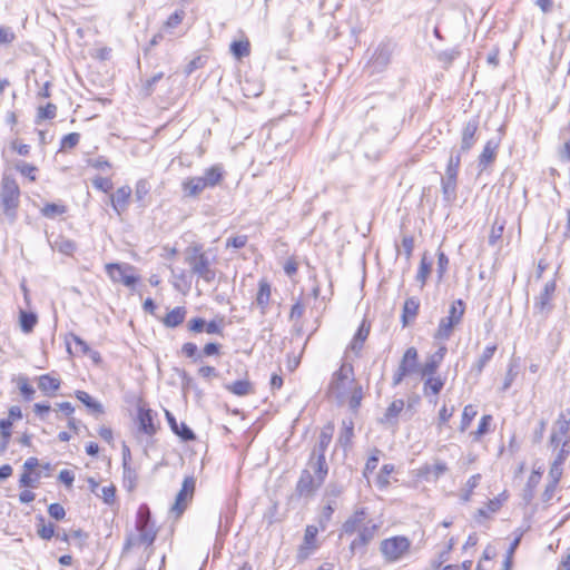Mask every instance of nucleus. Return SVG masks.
Returning <instances> with one entry per match:
<instances>
[{
  "instance_id": "f257e3e1",
  "label": "nucleus",
  "mask_w": 570,
  "mask_h": 570,
  "mask_svg": "<svg viewBox=\"0 0 570 570\" xmlns=\"http://www.w3.org/2000/svg\"><path fill=\"white\" fill-rule=\"evenodd\" d=\"M185 263L189 266L190 272L204 282L210 284L215 281L217 274L216 268L213 266L215 257L209 258L208 254L203 250L202 245L187 247Z\"/></svg>"
},
{
  "instance_id": "f03ea898",
  "label": "nucleus",
  "mask_w": 570,
  "mask_h": 570,
  "mask_svg": "<svg viewBox=\"0 0 570 570\" xmlns=\"http://www.w3.org/2000/svg\"><path fill=\"white\" fill-rule=\"evenodd\" d=\"M328 474V468L314 465L307 462V466L301 472L295 487V494L298 498L309 499L324 483Z\"/></svg>"
},
{
  "instance_id": "7ed1b4c3",
  "label": "nucleus",
  "mask_w": 570,
  "mask_h": 570,
  "mask_svg": "<svg viewBox=\"0 0 570 570\" xmlns=\"http://www.w3.org/2000/svg\"><path fill=\"white\" fill-rule=\"evenodd\" d=\"M357 384L354 367L351 363H342L340 368L332 374L327 386V394L340 403L346 401L350 391Z\"/></svg>"
},
{
  "instance_id": "20e7f679",
  "label": "nucleus",
  "mask_w": 570,
  "mask_h": 570,
  "mask_svg": "<svg viewBox=\"0 0 570 570\" xmlns=\"http://www.w3.org/2000/svg\"><path fill=\"white\" fill-rule=\"evenodd\" d=\"M223 179V169L220 166H212L204 171L203 176L189 177L181 183V189L185 197H198L206 188L217 186Z\"/></svg>"
},
{
  "instance_id": "39448f33",
  "label": "nucleus",
  "mask_w": 570,
  "mask_h": 570,
  "mask_svg": "<svg viewBox=\"0 0 570 570\" xmlns=\"http://www.w3.org/2000/svg\"><path fill=\"white\" fill-rule=\"evenodd\" d=\"M19 204V185L12 176L4 174L0 183V206L10 222L16 219Z\"/></svg>"
},
{
  "instance_id": "423d86ee",
  "label": "nucleus",
  "mask_w": 570,
  "mask_h": 570,
  "mask_svg": "<svg viewBox=\"0 0 570 570\" xmlns=\"http://www.w3.org/2000/svg\"><path fill=\"white\" fill-rule=\"evenodd\" d=\"M465 312V304L462 299H456L450 305L448 315L440 320L434 338L448 341L453 333V330L459 325Z\"/></svg>"
},
{
  "instance_id": "0eeeda50",
  "label": "nucleus",
  "mask_w": 570,
  "mask_h": 570,
  "mask_svg": "<svg viewBox=\"0 0 570 570\" xmlns=\"http://www.w3.org/2000/svg\"><path fill=\"white\" fill-rule=\"evenodd\" d=\"M411 542L405 537H392L380 544V551L387 562L400 560L410 549Z\"/></svg>"
},
{
  "instance_id": "6e6552de",
  "label": "nucleus",
  "mask_w": 570,
  "mask_h": 570,
  "mask_svg": "<svg viewBox=\"0 0 570 570\" xmlns=\"http://www.w3.org/2000/svg\"><path fill=\"white\" fill-rule=\"evenodd\" d=\"M135 267L130 264L109 263L106 265L108 276L115 283H121L134 289L139 277L134 274Z\"/></svg>"
},
{
  "instance_id": "1a4fd4ad",
  "label": "nucleus",
  "mask_w": 570,
  "mask_h": 570,
  "mask_svg": "<svg viewBox=\"0 0 570 570\" xmlns=\"http://www.w3.org/2000/svg\"><path fill=\"white\" fill-rule=\"evenodd\" d=\"M419 354L415 347H409L403 354L399 367L392 377V385L397 386L404 377L411 375L417 370Z\"/></svg>"
},
{
  "instance_id": "9d476101",
  "label": "nucleus",
  "mask_w": 570,
  "mask_h": 570,
  "mask_svg": "<svg viewBox=\"0 0 570 570\" xmlns=\"http://www.w3.org/2000/svg\"><path fill=\"white\" fill-rule=\"evenodd\" d=\"M196 480L194 476H186L183 481L181 489L176 495L175 503L170 511L176 518H179L187 509L189 502L193 500L195 492Z\"/></svg>"
},
{
  "instance_id": "9b49d317",
  "label": "nucleus",
  "mask_w": 570,
  "mask_h": 570,
  "mask_svg": "<svg viewBox=\"0 0 570 570\" xmlns=\"http://www.w3.org/2000/svg\"><path fill=\"white\" fill-rule=\"evenodd\" d=\"M136 528L141 543L151 544L154 542L156 532L151 524L150 510L147 504H141L138 509Z\"/></svg>"
},
{
  "instance_id": "f8f14e48",
  "label": "nucleus",
  "mask_w": 570,
  "mask_h": 570,
  "mask_svg": "<svg viewBox=\"0 0 570 570\" xmlns=\"http://www.w3.org/2000/svg\"><path fill=\"white\" fill-rule=\"evenodd\" d=\"M570 409L561 412L553 424L552 433L550 435V445L554 449L559 448L560 443L570 442Z\"/></svg>"
},
{
  "instance_id": "ddd939ff",
  "label": "nucleus",
  "mask_w": 570,
  "mask_h": 570,
  "mask_svg": "<svg viewBox=\"0 0 570 570\" xmlns=\"http://www.w3.org/2000/svg\"><path fill=\"white\" fill-rule=\"evenodd\" d=\"M332 436H333V428L327 426L321 431L320 436H318V442L314 446V449L309 455V459H308L309 463H312L314 465H323V468H328V465L326 463V459H325V452L332 441Z\"/></svg>"
},
{
  "instance_id": "4468645a",
  "label": "nucleus",
  "mask_w": 570,
  "mask_h": 570,
  "mask_svg": "<svg viewBox=\"0 0 570 570\" xmlns=\"http://www.w3.org/2000/svg\"><path fill=\"white\" fill-rule=\"evenodd\" d=\"M394 46L390 41L381 42L370 60V68L372 72H382L390 65Z\"/></svg>"
},
{
  "instance_id": "2eb2a0df",
  "label": "nucleus",
  "mask_w": 570,
  "mask_h": 570,
  "mask_svg": "<svg viewBox=\"0 0 570 570\" xmlns=\"http://www.w3.org/2000/svg\"><path fill=\"white\" fill-rule=\"evenodd\" d=\"M371 332V323L364 318L360 324L356 333L354 334L351 343L347 346V351H351L356 357L361 356L365 341L367 340Z\"/></svg>"
},
{
  "instance_id": "dca6fc26",
  "label": "nucleus",
  "mask_w": 570,
  "mask_h": 570,
  "mask_svg": "<svg viewBox=\"0 0 570 570\" xmlns=\"http://www.w3.org/2000/svg\"><path fill=\"white\" fill-rule=\"evenodd\" d=\"M556 281H549L544 284V287L540 295L535 297L534 309L540 314H547L551 311V299L556 292Z\"/></svg>"
},
{
  "instance_id": "f3484780",
  "label": "nucleus",
  "mask_w": 570,
  "mask_h": 570,
  "mask_svg": "<svg viewBox=\"0 0 570 570\" xmlns=\"http://www.w3.org/2000/svg\"><path fill=\"white\" fill-rule=\"evenodd\" d=\"M317 528L314 525H307L304 533L303 543L299 546L297 550V559L299 561L306 560L311 553L316 549V535Z\"/></svg>"
},
{
  "instance_id": "a211bd4d",
  "label": "nucleus",
  "mask_w": 570,
  "mask_h": 570,
  "mask_svg": "<svg viewBox=\"0 0 570 570\" xmlns=\"http://www.w3.org/2000/svg\"><path fill=\"white\" fill-rule=\"evenodd\" d=\"M478 128H479V118L478 117L471 118L463 126L462 134H461V145H460V149H462V151L469 153L470 149L476 142Z\"/></svg>"
},
{
  "instance_id": "6ab92c4d",
  "label": "nucleus",
  "mask_w": 570,
  "mask_h": 570,
  "mask_svg": "<svg viewBox=\"0 0 570 570\" xmlns=\"http://www.w3.org/2000/svg\"><path fill=\"white\" fill-rule=\"evenodd\" d=\"M458 176L459 175L445 173L441 177L443 200L448 204H452L456 199Z\"/></svg>"
},
{
  "instance_id": "aec40b11",
  "label": "nucleus",
  "mask_w": 570,
  "mask_h": 570,
  "mask_svg": "<svg viewBox=\"0 0 570 570\" xmlns=\"http://www.w3.org/2000/svg\"><path fill=\"white\" fill-rule=\"evenodd\" d=\"M499 146L500 141L497 139H490L487 141L478 160V166L481 170L487 169L492 163H494Z\"/></svg>"
},
{
  "instance_id": "412c9836",
  "label": "nucleus",
  "mask_w": 570,
  "mask_h": 570,
  "mask_svg": "<svg viewBox=\"0 0 570 570\" xmlns=\"http://www.w3.org/2000/svg\"><path fill=\"white\" fill-rule=\"evenodd\" d=\"M131 193L129 186H121L111 195V206L118 215L127 210Z\"/></svg>"
},
{
  "instance_id": "4be33fe9",
  "label": "nucleus",
  "mask_w": 570,
  "mask_h": 570,
  "mask_svg": "<svg viewBox=\"0 0 570 570\" xmlns=\"http://www.w3.org/2000/svg\"><path fill=\"white\" fill-rule=\"evenodd\" d=\"M446 347L441 346L435 353L430 355L423 366L420 368V373L422 376L426 375H435L438 372L445 354H446Z\"/></svg>"
},
{
  "instance_id": "5701e85b",
  "label": "nucleus",
  "mask_w": 570,
  "mask_h": 570,
  "mask_svg": "<svg viewBox=\"0 0 570 570\" xmlns=\"http://www.w3.org/2000/svg\"><path fill=\"white\" fill-rule=\"evenodd\" d=\"M448 471L444 462L436 461L434 464H424L419 470V475L426 481H436Z\"/></svg>"
},
{
  "instance_id": "b1692460",
  "label": "nucleus",
  "mask_w": 570,
  "mask_h": 570,
  "mask_svg": "<svg viewBox=\"0 0 570 570\" xmlns=\"http://www.w3.org/2000/svg\"><path fill=\"white\" fill-rule=\"evenodd\" d=\"M138 428L139 431L142 432L146 435H154L157 431V428L154 423V414L153 411L149 409H139L138 410Z\"/></svg>"
},
{
  "instance_id": "393cba45",
  "label": "nucleus",
  "mask_w": 570,
  "mask_h": 570,
  "mask_svg": "<svg viewBox=\"0 0 570 570\" xmlns=\"http://www.w3.org/2000/svg\"><path fill=\"white\" fill-rule=\"evenodd\" d=\"M271 285L266 279H261L258 284V292L256 295L255 304L261 309L262 315H266L271 301Z\"/></svg>"
},
{
  "instance_id": "a878e982",
  "label": "nucleus",
  "mask_w": 570,
  "mask_h": 570,
  "mask_svg": "<svg viewBox=\"0 0 570 570\" xmlns=\"http://www.w3.org/2000/svg\"><path fill=\"white\" fill-rule=\"evenodd\" d=\"M422 377L424 379L423 394L425 397L438 396L445 384V380L435 375H426Z\"/></svg>"
},
{
  "instance_id": "bb28decb",
  "label": "nucleus",
  "mask_w": 570,
  "mask_h": 570,
  "mask_svg": "<svg viewBox=\"0 0 570 570\" xmlns=\"http://www.w3.org/2000/svg\"><path fill=\"white\" fill-rule=\"evenodd\" d=\"M376 525H363L358 530L357 537L351 542L350 549L354 553L358 548L365 547L374 538Z\"/></svg>"
},
{
  "instance_id": "cd10ccee",
  "label": "nucleus",
  "mask_w": 570,
  "mask_h": 570,
  "mask_svg": "<svg viewBox=\"0 0 570 570\" xmlns=\"http://www.w3.org/2000/svg\"><path fill=\"white\" fill-rule=\"evenodd\" d=\"M167 421L175 434H177L183 441H193L196 439L195 433L185 423L178 424L175 416L166 411Z\"/></svg>"
},
{
  "instance_id": "c85d7f7f",
  "label": "nucleus",
  "mask_w": 570,
  "mask_h": 570,
  "mask_svg": "<svg viewBox=\"0 0 570 570\" xmlns=\"http://www.w3.org/2000/svg\"><path fill=\"white\" fill-rule=\"evenodd\" d=\"M405 403L402 399L394 400L386 409L383 417L381 419L382 423L395 425L397 423V417L401 412L404 410Z\"/></svg>"
},
{
  "instance_id": "c756f323",
  "label": "nucleus",
  "mask_w": 570,
  "mask_h": 570,
  "mask_svg": "<svg viewBox=\"0 0 570 570\" xmlns=\"http://www.w3.org/2000/svg\"><path fill=\"white\" fill-rule=\"evenodd\" d=\"M420 302L416 297H410L404 302L402 313V325L406 327L413 322L419 313Z\"/></svg>"
},
{
  "instance_id": "7c9ffc66",
  "label": "nucleus",
  "mask_w": 570,
  "mask_h": 570,
  "mask_svg": "<svg viewBox=\"0 0 570 570\" xmlns=\"http://www.w3.org/2000/svg\"><path fill=\"white\" fill-rule=\"evenodd\" d=\"M495 351H497L495 344L487 346L483 350L482 354L476 360V362L472 365L471 371L474 372L476 375H480L483 372V368L485 367V365L493 357Z\"/></svg>"
},
{
  "instance_id": "2f4dec72",
  "label": "nucleus",
  "mask_w": 570,
  "mask_h": 570,
  "mask_svg": "<svg viewBox=\"0 0 570 570\" xmlns=\"http://www.w3.org/2000/svg\"><path fill=\"white\" fill-rule=\"evenodd\" d=\"M365 520L364 510L356 511L350 519L343 524V532L346 534H353L363 527Z\"/></svg>"
},
{
  "instance_id": "473e14b6",
  "label": "nucleus",
  "mask_w": 570,
  "mask_h": 570,
  "mask_svg": "<svg viewBox=\"0 0 570 570\" xmlns=\"http://www.w3.org/2000/svg\"><path fill=\"white\" fill-rule=\"evenodd\" d=\"M60 381L56 377L50 376L49 374L41 375L38 379V387L46 395H53L55 392L59 389Z\"/></svg>"
},
{
  "instance_id": "72a5a7b5",
  "label": "nucleus",
  "mask_w": 570,
  "mask_h": 570,
  "mask_svg": "<svg viewBox=\"0 0 570 570\" xmlns=\"http://www.w3.org/2000/svg\"><path fill=\"white\" fill-rule=\"evenodd\" d=\"M186 316L185 307H175L171 309L163 320V323L167 327H177L180 325Z\"/></svg>"
},
{
  "instance_id": "f704fd0d",
  "label": "nucleus",
  "mask_w": 570,
  "mask_h": 570,
  "mask_svg": "<svg viewBox=\"0 0 570 570\" xmlns=\"http://www.w3.org/2000/svg\"><path fill=\"white\" fill-rule=\"evenodd\" d=\"M468 151H462L460 148H452L450 158L445 168V173L459 175L462 156Z\"/></svg>"
},
{
  "instance_id": "c9c22d12",
  "label": "nucleus",
  "mask_w": 570,
  "mask_h": 570,
  "mask_svg": "<svg viewBox=\"0 0 570 570\" xmlns=\"http://www.w3.org/2000/svg\"><path fill=\"white\" fill-rule=\"evenodd\" d=\"M53 249H57L58 252L65 254V255H72L73 252L77 249V245L73 240L66 238L63 236H58L53 244Z\"/></svg>"
},
{
  "instance_id": "e433bc0d",
  "label": "nucleus",
  "mask_w": 570,
  "mask_h": 570,
  "mask_svg": "<svg viewBox=\"0 0 570 570\" xmlns=\"http://www.w3.org/2000/svg\"><path fill=\"white\" fill-rule=\"evenodd\" d=\"M226 389L237 396H245L253 393V386L249 381L238 380L234 383L226 385Z\"/></svg>"
},
{
  "instance_id": "4c0bfd02",
  "label": "nucleus",
  "mask_w": 570,
  "mask_h": 570,
  "mask_svg": "<svg viewBox=\"0 0 570 570\" xmlns=\"http://www.w3.org/2000/svg\"><path fill=\"white\" fill-rule=\"evenodd\" d=\"M19 322L23 333H31L38 322V317L32 312L20 311Z\"/></svg>"
},
{
  "instance_id": "58836bf2",
  "label": "nucleus",
  "mask_w": 570,
  "mask_h": 570,
  "mask_svg": "<svg viewBox=\"0 0 570 570\" xmlns=\"http://www.w3.org/2000/svg\"><path fill=\"white\" fill-rule=\"evenodd\" d=\"M124 487L127 491H134L137 487L138 475L134 468L129 464H124L122 475Z\"/></svg>"
},
{
  "instance_id": "ea45409f",
  "label": "nucleus",
  "mask_w": 570,
  "mask_h": 570,
  "mask_svg": "<svg viewBox=\"0 0 570 570\" xmlns=\"http://www.w3.org/2000/svg\"><path fill=\"white\" fill-rule=\"evenodd\" d=\"M37 533L43 540H50L55 535V525L46 523L42 515L37 517Z\"/></svg>"
},
{
  "instance_id": "a19ab883",
  "label": "nucleus",
  "mask_w": 570,
  "mask_h": 570,
  "mask_svg": "<svg viewBox=\"0 0 570 570\" xmlns=\"http://www.w3.org/2000/svg\"><path fill=\"white\" fill-rule=\"evenodd\" d=\"M363 399V387L357 382V384L354 385V387L350 391L348 396L346 400H348V406L352 411L356 412L358 407L361 406V402Z\"/></svg>"
},
{
  "instance_id": "79ce46f5",
  "label": "nucleus",
  "mask_w": 570,
  "mask_h": 570,
  "mask_svg": "<svg viewBox=\"0 0 570 570\" xmlns=\"http://www.w3.org/2000/svg\"><path fill=\"white\" fill-rule=\"evenodd\" d=\"M76 397L92 412L98 414H101L104 412L102 405L99 402L95 401L87 392L77 391Z\"/></svg>"
},
{
  "instance_id": "37998d69",
  "label": "nucleus",
  "mask_w": 570,
  "mask_h": 570,
  "mask_svg": "<svg viewBox=\"0 0 570 570\" xmlns=\"http://www.w3.org/2000/svg\"><path fill=\"white\" fill-rule=\"evenodd\" d=\"M432 269V262L428 261L426 255H423L420 266L416 273V281L421 284V287H423L426 283V279L431 273Z\"/></svg>"
},
{
  "instance_id": "c03bdc74",
  "label": "nucleus",
  "mask_w": 570,
  "mask_h": 570,
  "mask_svg": "<svg viewBox=\"0 0 570 570\" xmlns=\"http://www.w3.org/2000/svg\"><path fill=\"white\" fill-rule=\"evenodd\" d=\"M66 212H67V207L65 205H62V204H55V203L46 204L41 208V214L46 218H50V219H53L57 216L63 215Z\"/></svg>"
},
{
  "instance_id": "a18cd8bd",
  "label": "nucleus",
  "mask_w": 570,
  "mask_h": 570,
  "mask_svg": "<svg viewBox=\"0 0 570 570\" xmlns=\"http://www.w3.org/2000/svg\"><path fill=\"white\" fill-rule=\"evenodd\" d=\"M57 115V106L55 104L48 102L43 107L38 108L36 122L39 124L46 119H53Z\"/></svg>"
},
{
  "instance_id": "49530a36",
  "label": "nucleus",
  "mask_w": 570,
  "mask_h": 570,
  "mask_svg": "<svg viewBox=\"0 0 570 570\" xmlns=\"http://www.w3.org/2000/svg\"><path fill=\"white\" fill-rule=\"evenodd\" d=\"M230 51H232V53L237 59H242L244 57H247L249 55V52H250L249 42L247 40H245V41H234L230 45Z\"/></svg>"
},
{
  "instance_id": "de8ad7c7",
  "label": "nucleus",
  "mask_w": 570,
  "mask_h": 570,
  "mask_svg": "<svg viewBox=\"0 0 570 570\" xmlns=\"http://www.w3.org/2000/svg\"><path fill=\"white\" fill-rule=\"evenodd\" d=\"M335 508H336V502H334L332 500H330L323 508L322 513L320 515V521H318L322 530H324L326 528L327 523L332 519Z\"/></svg>"
},
{
  "instance_id": "09e8293b",
  "label": "nucleus",
  "mask_w": 570,
  "mask_h": 570,
  "mask_svg": "<svg viewBox=\"0 0 570 570\" xmlns=\"http://www.w3.org/2000/svg\"><path fill=\"white\" fill-rule=\"evenodd\" d=\"M460 53L461 52H460L459 48H452V49L440 51L436 55V58L444 66H450L460 56Z\"/></svg>"
},
{
  "instance_id": "8fccbe9b",
  "label": "nucleus",
  "mask_w": 570,
  "mask_h": 570,
  "mask_svg": "<svg viewBox=\"0 0 570 570\" xmlns=\"http://www.w3.org/2000/svg\"><path fill=\"white\" fill-rule=\"evenodd\" d=\"M476 415V410L473 405H465L462 413L460 430L464 432L471 424L472 420Z\"/></svg>"
},
{
  "instance_id": "3c124183",
  "label": "nucleus",
  "mask_w": 570,
  "mask_h": 570,
  "mask_svg": "<svg viewBox=\"0 0 570 570\" xmlns=\"http://www.w3.org/2000/svg\"><path fill=\"white\" fill-rule=\"evenodd\" d=\"M480 480H481V474H474V475H472V476L468 480V482H466V484H465V490H464V492L461 494V500H462L463 502H468V501H470L471 495H472V493H473V490L479 485Z\"/></svg>"
},
{
  "instance_id": "603ef678",
  "label": "nucleus",
  "mask_w": 570,
  "mask_h": 570,
  "mask_svg": "<svg viewBox=\"0 0 570 570\" xmlns=\"http://www.w3.org/2000/svg\"><path fill=\"white\" fill-rule=\"evenodd\" d=\"M40 480V473L23 472L19 479V485L22 488H36Z\"/></svg>"
},
{
  "instance_id": "864d4df0",
  "label": "nucleus",
  "mask_w": 570,
  "mask_h": 570,
  "mask_svg": "<svg viewBox=\"0 0 570 570\" xmlns=\"http://www.w3.org/2000/svg\"><path fill=\"white\" fill-rule=\"evenodd\" d=\"M16 169L24 177H28L31 181H35L36 180V171H37V167L31 165V164H28V163H24V161H19L16 164Z\"/></svg>"
},
{
  "instance_id": "5fc2aeb1",
  "label": "nucleus",
  "mask_w": 570,
  "mask_h": 570,
  "mask_svg": "<svg viewBox=\"0 0 570 570\" xmlns=\"http://www.w3.org/2000/svg\"><path fill=\"white\" fill-rule=\"evenodd\" d=\"M150 191V185L146 179H140L136 184L135 197L138 202H144Z\"/></svg>"
},
{
  "instance_id": "6e6d98bb",
  "label": "nucleus",
  "mask_w": 570,
  "mask_h": 570,
  "mask_svg": "<svg viewBox=\"0 0 570 570\" xmlns=\"http://www.w3.org/2000/svg\"><path fill=\"white\" fill-rule=\"evenodd\" d=\"M380 455H381V451L379 449H374L365 463V468H364L365 476L367 475V473H372L377 468Z\"/></svg>"
},
{
  "instance_id": "4d7b16f0",
  "label": "nucleus",
  "mask_w": 570,
  "mask_h": 570,
  "mask_svg": "<svg viewBox=\"0 0 570 570\" xmlns=\"http://www.w3.org/2000/svg\"><path fill=\"white\" fill-rule=\"evenodd\" d=\"M501 507V502L499 499L490 500L487 508H481L478 510V515L482 518H489L491 513L497 512Z\"/></svg>"
},
{
  "instance_id": "13d9d810",
  "label": "nucleus",
  "mask_w": 570,
  "mask_h": 570,
  "mask_svg": "<svg viewBox=\"0 0 570 570\" xmlns=\"http://www.w3.org/2000/svg\"><path fill=\"white\" fill-rule=\"evenodd\" d=\"M342 492L343 489L341 485L336 483H330L325 489L324 498L326 499L327 502L330 500L336 502V499L342 494Z\"/></svg>"
},
{
  "instance_id": "bf43d9fd",
  "label": "nucleus",
  "mask_w": 570,
  "mask_h": 570,
  "mask_svg": "<svg viewBox=\"0 0 570 570\" xmlns=\"http://www.w3.org/2000/svg\"><path fill=\"white\" fill-rule=\"evenodd\" d=\"M80 135L78 132H70L61 139V149H72L79 144Z\"/></svg>"
},
{
  "instance_id": "052dcab7",
  "label": "nucleus",
  "mask_w": 570,
  "mask_h": 570,
  "mask_svg": "<svg viewBox=\"0 0 570 570\" xmlns=\"http://www.w3.org/2000/svg\"><path fill=\"white\" fill-rule=\"evenodd\" d=\"M19 390L21 394L23 395L24 400L31 401L35 395V389L28 383V380L26 377L19 379Z\"/></svg>"
},
{
  "instance_id": "680f3d73",
  "label": "nucleus",
  "mask_w": 570,
  "mask_h": 570,
  "mask_svg": "<svg viewBox=\"0 0 570 570\" xmlns=\"http://www.w3.org/2000/svg\"><path fill=\"white\" fill-rule=\"evenodd\" d=\"M181 353L194 361L200 360L202 355L198 354V348L195 343L187 342L181 346Z\"/></svg>"
},
{
  "instance_id": "e2e57ef3",
  "label": "nucleus",
  "mask_w": 570,
  "mask_h": 570,
  "mask_svg": "<svg viewBox=\"0 0 570 570\" xmlns=\"http://www.w3.org/2000/svg\"><path fill=\"white\" fill-rule=\"evenodd\" d=\"M92 185L95 188L104 193H108L112 189V181L106 177H96L95 179H92Z\"/></svg>"
},
{
  "instance_id": "0e129e2a",
  "label": "nucleus",
  "mask_w": 570,
  "mask_h": 570,
  "mask_svg": "<svg viewBox=\"0 0 570 570\" xmlns=\"http://www.w3.org/2000/svg\"><path fill=\"white\" fill-rule=\"evenodd\" d=\"M248 237L246 235H237L227 238L226 247H233L236 249L243 248L247 244Z\"/></svg>"
},
{
  "instance_id": "69168bd1",
  "label": "nucleus",
  "mask_w": 570,
  "mask_h": 570,
  "mask_svg": "<svg viewBox=\"0 0 570 570\" xmlns=\"http://www.w3.org/2000/svg\"><path fill=\"white\" fill-rule=\"evenodd\" d=\"M105 503L112 504L116 499V487L115 485H108L104 487L101 489V494H99Z\"/></svg>"
},
{
  "instance_id": "338daca9",
  "label": "nucleus",
  "mask_w": 570,
  "mask_h": 570,
  "mask_svg": "<svg viewBox=\"0 0 570 570\" xmlns=\"http://www.w3.org/2000/svg\"><path fill=\"white\" fill-rule=\"evenodd\" d=\"M204 331L207 334L223 335V320H219V321L213 320L208 323L205 322Z\"/></svg>"
},
{
  "instance_id": "774afa93",
  "label": "nucleus",
  "mask_w": 570,
  "mask_h": 570,
  "mask_svg": "<svg viewBox=\"0 0 570 570\" xmlns=\"http://www.w3.org/2000/svg\"><path fill=\"white\" fill-rule=\"evenodd\" d=\"M48 513L55 520H62L66 515L65 508L60 503H51L48 507Z\"/></svg>"
}]
</instances>
